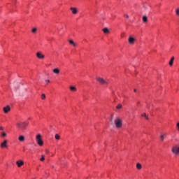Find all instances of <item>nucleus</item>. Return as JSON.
<instances>
[{"instance_id": "obj_1", "label": "nucleus", "mask_w": 179, "mask_h": 179, "mask_svg": "<svg viewBox=\"0 0 179 179\" xmlns=\"http://www.w3.org/2000/svg\"><path fill=\"white\" fill-rule=\"evenodd\" d=\"M28 125H29V122H27L17 123V128H20V129H26V127H27Z\"/></svg>"}, {"instance_id": "obj_2", "label": "nucleus", "mask_w": 179, "mask_h": 179, "mask_svg": "<svg viewBox=\"0 0 179 179\" xmlns=\"http://www.w3.org/2000/svg\"><path fill=\"white\" fill-rule=\"evenodd\" d=\"M172 153L176 156H179V145H175L172 147L171 150Z\"/></svg>"}, {"instance_id": "obj_3", "label": "nucleus", "mask_w": 179, "mask_h": 179, "mask_svg": "<svg viewBox=\"0 0 179 179\" xmlns=\"http://www.w3.org/2000/svg\"><path fill=\"white\" fill-rule=\"evenodd\" d=\"M115 125L116 128H121L122 127V121L119 117H117L115 120Z\"/></svg>"}, {"instance_id": "obj_4", "label": "nucleus", "mask_w": 179, "mask_h": 179, "mask_svg": "<svg viewBox=\"0 0 179 179\" xmlns=\"http://www.w3.org/2000/svg\"><path fill=\"white\" fill-rule=\"evenodd\" d=\"M36 141L38 143V145H39V146H43V140H41V135L38 134L36 137Z\"/></svg>"}, {"instance_id": "obj_5", "label": "nucleus", "mask_w": 179, "mask_h": 179, "mask_svg": "<svg viewBox=\"0 0 179 179\" xmlns=\"http://www.w3.org/2000/svg\"><path fill=\"white\" fill-rule=\"evenodd\" d=\"M97 82H99L101 85H108V82L104 80L103 78L97 77Z\"/></svg>"}, {"instance_id": "obj_6", "label": "nucleus", "mask_w": 179, "mask_h": 179, "mask_svg": "<svg viewBox=\"0 0 179 179\" xmlns=\"http://www.w3.org/2000/svg\"><path fill=\"white\" fill-rule=\"evenodd\" d=\"M36 57L38 58V59H44L45 56L44 55H42L41 52H38L36 53Z\"/></svg>"}, {"instance_id": "obj_7", "label": "nucleus", "mask_w": 179, "mask_h": 179, "mask_svg": "<svg viewBox=\"0 0 179 179\" xmlns=\"http://www.w3.org/2000/svg\"><path fill=\"white\" fill-rule=\"evenodd\" d=\"M3 110L4 113H5V114H8V113H9V111H10V106H7L4 107L3 108Z\"/></svg>"}, {"instance_id": "obj_8", "label": "nucleus", "mask_w": 179, "mask_h": 179, "mask_svg": "<svg viewBox=\"0 0 179 179\" xmlns=\"http://www.w3.org/2000/svg\"><path fill=\"white\" fill-rule=\"evenodd\" d=\"M16 164H17V167H22V166H23V164H24V162L22 160H19V161H17Z\"/></svg>"}, {"instance_id": "obj_9", "label": "nucleus", "mask_w": 179, "mask_h": 179, "mask_svg": "<svg viewBox=\"0 0 179 179\" xmlns=\"http://www.w3.org/2000/svg\"><path fill=\"white\" fill-rule=\"evenodd\" d=\"M71 10L72 11L73 15H76L78 13V9L75 7H71Z\"/></svg>"}, {"instance_id": "obj_10", "label": "nucleus", "mask_w": 179, "mask_h": 179, "mask_svg": "<svg viewBox=\"0 0 179 179\" xmlns=\"http://www.w3.org/2000/svg\"><path fill=\"white\" fill-rule=\"evenodd\" d=\"M166 136H167V134H161L159 136V138L162 141H164Z\"/></svg>"}, {"instance_id": "obj_11", "label": "nucleus", "mask_w": 179, "mask_h": 179, "mask_svg": "<svg viewBox=\"0 0 179 179\" xmlns=\"http://www.w3.org/2000/svg\"><path fill=\"white\" fill-rule=\"evenodd\" d=\"M6 143H8V140H5L1 144V148H7V145Z\"/></svg>"}, {"instance_id": "obj_12", "label": "nucleus", "mask_w": 179, "mask_h": 179, "mask_svg": "<svg viewBox=\"0 0 179 179\" xmlns=\"http://www.w3.org/2000/svg\"><path fill=\"white\" fill-rule=\"evenodd\" d=\"M129 44H134L135 43V38L134 37H129Z\"/></svg>"}, {"instance_id": "obj_13", "label": "nucleus", "mask_w": 179, "mask_h": 179, "mask_svg": "<svg viewBox=\"0 0 179 179\" xmlns=\"http://www.w3.org/2000/svg\"><path fill=\"white\" fill-rule=\"evenodd\" d=\"M69 89H70V90H71V92H76V90H78V89H76V87H74V86H72V85H71V86L69 87Z\"/></svg>"}, {"instance_id": "obj_14", "label": "nucleus", "mask_w": 179, "mask_h": 179, "mask_svg": "<svg viewBox=\"0 0 179 179\" xmlns=\"http://www.w3.org/2000/svg\"><path fill=\"white\" fill-rule=\"evenodd\" d=\"M173 62H174V57H172L170 62H169L170 66H173Z\"/></svg>"}, {"instance_id": "obj_15", "label": "nucleus", "mask_w": 179, "mask_h": 179, "mask_svg": "<svg viewBox=\"0 0 179 179\" xmlns=\"http://www.w3.org/2000/svg\"><path fill=\"white\" fill-rule=\"evenodd\" d=\"M103 31L105 34H107L110 33V31L108 30V28H103Z\"/></svg>"}, {"instance_id": "obj_16", "label": "nucleus", "mask_w": 179, "mask_h": 179, "mask_svg": "<svg viewBox=\"0 0 179 179\" xmlns=\"http://www.w3.org/2000/svg\"><path fill=\"white\" fill-rule=\"evenodd\" d=\"M18 140L20 142H23L24 141V136H20L18 138Z\"/></svg>"}, {"instance_id": "obj_17", "label": "nucleus", "mask_w": 179, "mask_h": 179, "mask_svg": "<svg viewBox=\"0 0 179 179\" xmlns=\"http://www.w3.org/2000/svg\"><path fill=\"white\" fill-rule=\"evenodd\" d=\"M136 169H138V170H141V169H142V164H141L140 163H137Z\"/></svg>"}, {"instance_id": "obj_18", "label": "nucleus", "mask_w": 179, "mask_h": 179, "mask_svg": "<svg viewBox=\"0 0 179 179\" xmlns=\"http://www.w3.org/2000/svg\"><path fill=\"white\" fill-rule=\"evenodd\" d=\"M143 22L144 23H146V22H148V17L147 16H145V15L143 16Z\"/></svg>"}, {"instance_id": "obj_19", "label": "nucleus", "mask_w": 179, "mask_h": 179, "mask_svg": "<svg viewBox=\"0 0 179 179\" xmlns=\"http://www.w3.org/2000/svg\"><path fill=\"white\" fill-rule=\"evenodd\" d=\"M53 73L58 75V73H59V69H53Z\"/></svg>"}, {"instance_id": "obj_20", "label": "nucleus", "mask_w": 179, "mask_h": 179, "mask_svg": "<svg viewBox=\"0 0 179 179\" xmlns=\"http://www.w3.org/2000/svg\"><path fill=\"white\" fill-rule=\"evenodd\" d=\"M70 44H71V45H73V47H76V43H75V42L72 40L69 41Z\"/></svg>"}, {"instance_id": "obj_21", "label": "nucleus", "mask_w": 179, "mask_h": 179, "mask_svg": "<svg viewBox=\"0 0 179 179\" xmlns=\"http://www.w3.org/2000/svg\"><path fill=\"white\" fill-rule=\"evenodd\" d=\"M141 115L142 117H145V120H149V115H148L146 113H143Z\"/></svg>"}, {"instance_id": "obj_22", "label": "nucleus", "mask_w": 179, "mask_h": 179, "mask_svg": "<svg viewBox=\"0 0 179 179\" xmlns=\"http://www.w3.org/2000/svg\"><path fill=\"white\" fill-rule=\"evenodd\" d=\"M31 32H32L34 34H36L37 33V28H32Z\"/></svg>"}, {"instance_id": "obj_23", "label": "nucleus", "mask_w": 179, "mask_h": 179, "mask_svg": "<svg viewBox=\"0 0 179 179\" xmlns=\"http://www.w3.org/2000/svg\"><path fill=\"white\" fill-rule=\"evenodd\" d=\"M1 138H6L7 134L5 132H2L1 134Z\"/></svg>"}, {"instance_id": "obj_24", "label": "nucleus", "mask_w": 179, "mask_h": 179, "mask_svg": "<svg viewBox=\"0 0 179 179\" xmlns=\"http://www.w3.org/2000/svg\"><path fill=\"white\" fill-rule=\"evenodd\" d=\"M44 160H45V156H44V155H41V158L40 159V161L41 162H44Z\"/></svg>"}, {"instance_id": "obj_25", "label": "nucleus", "mask_w": 179, "mask_h": 179, "mask_svg": "<svg viewBox=\"0 0 179 179\" xmlns=\"http://www.w3.org/2000/svg\"><path fill=\"white\" fill-rule=\"evenodd\" d=\"M116 108H117V110H120V108H122V105L118 104V105L116 106Z\"/></svg>"}, {"instance_id": "obj_26", "label": "nucleus", "mask_w": 179, "mask_h": 179, "mask_svg": "<svg viewBox=\"0 0 179 179\" xmlns=\"http://www.w3.org/2000/svg\"><path fill=\"white\" fill-rule=\"evenodd\" d=\"M55 139H57V141H59V139H60V136H59V135H58V134H56L55 136Z\"/></svg>"}, {"instance_id": "obj_27", "label": "nucleus", "mask_w": 179, "mask_h": 179, "mask_svg": "<svg viewBox=\"0 0 179 179\" xmlns=\"http://www.w3.org/2000/svg\"><path fill=\"white\" fill-rule=\"evenodd\" d=\"M41 99H42V100H45V94H41Z\"/></svg>"}, {"instance_id": "obj_28", "label": "nucleus", "mask_w": 179, "mask_h": 179, "mask_svg": "<svg viewBox=\"0 0 179 179\" xmlns=\"http://www.w3.org/2000/svg\"><path fill=\"white\" fill-rule=\"evenodd\" d=\"M176 15H178V16H179V9L178 8L176 10Z\"/></svg>"}, {"instance_id": "obj_29", "label": "nucleus", "mask_w": 179, "mask_h": 179, "mask_svg": "<svg viewBox=\"0 0 179 179\" xmlns=\"http://www.w3.org/2000/svg\"><path fill=\"white\" fill-rule=\"evenodd\" d=\"M45 82H46L47 85H48V83H50V80H45Z\"/></svg>"}, {"instance_id": "obj_30", "label": "nucleus", "mask_w": 179, "mask_h": 179, "mask_svg": "<svg viewBox=\"0 0 179 179\" xmlns=\"http://www.w3.org/2000/svg\"><path fill=\"white\" fill-rule=\"evenodd\" d=\"M176 127H178V129L179 130V122L177 123Z\"/></svg>"}, {"instance_id": "obj_31", "label": "nucleus", "mask_w": 179, "mask_h": 179, "mask_svg": "<svg viewBox=\"0 0 179 179\" xmlns=\"http://www.w3.org/2000/svg\"><path fill=\"white\" fill-rule=\"evenodd\" d=\"M113 118H114V115H111L110 121H113Z\"/></svg>"}, {"instance_id": "obj_32", "label": "nucleus", "mask_w": 179, "mask_h": 179, "mask_svg": "<svg viewBox=\"0 0 179 179\" xmlns=\"http://www.w3.org/2000/svg\"><path fill=\"white\" fill-rule=\"evenodd\" d=\"M0 129H1V131H3V127H0Z\"/></svg>"}, {"instance_id": "obj_33", "label": "nucleus", "mask_w": 179, "mask_h": 179, "mask_svg": "<svg viewBox=\"0 0 179 179\" xmlns=\"http://www.w3.org/2000/svg\"><path fill=\"white\" fill-rule=\"evenodd\" d=\"M125 16H126L127 19H128L129 17V15H125Z\"/></svg>"}, {"instance_id": "obj_34", "label": "nucleus", "mask_w": 179, "mask_h": 179, "mask_svg": "<svg viewBox=\"0 0 179 179\" xmlns=\"http://www.w3.org/2000/svg\"><path fill=\"white\" fill-rule=\"evenodd\" d=\"M45 153H50V151H48V150H46Z\"/></svg>"}, {"instance_id": "obj_35", "label": "nucleus", "mask_w": 179, "mask_h": 179, "mask_svg": "<svg viewBox=\"0 0 179 179\" xmlns=\"http://www.w3.org/2000/svg\"><path fill=\"white\" fill-rule=\"evenodd\" d=\"M134 92H136V89H134Z\"/></svg>"}, {"instance_id": "obj_36", "label": "nucleus", "mask_w": 179, "mask_h": 179, "mask_svg": "<svg viewBox=\"0 0 179 179\" xmlns=\"http://www.w3.org/2000/svg\"><path fill=\"white\" fill-rule=\"evenodd\" d=\"M148 108H149V106H148Z\"/></svg>"}]
</instances>
